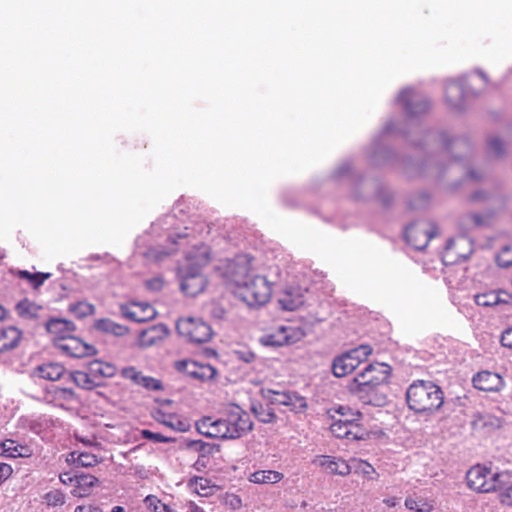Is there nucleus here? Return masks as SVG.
<instances>
[{"label": "nucleus", "instance_id": "nucleus-1", "mask_svg": "<svg viewBox=\"0 0 512 512\" xmlns=\"http://www.w3.org/2000/svg\"><path fill=\"white\" fill-rule=\"evenodd\" d=\"M196 426L201 434L209 438L237 439L252 430L253 422L247 412L235 407L225 418L214 420L203 417Z\"/></svg>", "mask_w": 512, "mask_h": 512}, {"label": "nucleus", "instance_id": "nucleus-2", "mask_svg": "<svg viewBox=\"0 0 512 512\" xmlns=\"http://www.w3.org/2000/svg\"><path fill=\"white\" fill-rule=\"evenodd\" d=\"M406 401L409 409L415 413L432 414L443 405L444 394L438 385L417 380L408 387Z\"/></svg>", "mask_w": 512, "mask_h": 512}, {"label": "nucleus", "instance_id": "nucleus-3", "mask_svg": "<svg viewBox=\"0 0 512 512\" xmlns=\"http://www.w3.org/2000/svg\"><path fill=\"white\" fill-rule=\"evenodd\" d=\"M509 483V472H493L485 465L476 464L466 472L467 487L476 493H492L503 489Z\"/></svg>", "mask_w": 512, "mask_h": 512}, {"label": "nucleus", "instance_id": "nucleus-4", "mask_svg": "<svg viewBox=\"0 0 512 512\" xmlns=\"http://www.w3.org/2000/svg\"><path fill=\"white\" fill-rule=\"evenodd\" d=\"M334 411L340 415L330 424V431L336 438L348 440H361L366 436V430L360 424L363 414L358 410H353L348 406H339Z\"/></svg>", "mask_w": 512, "mask_h": 512}, {"label": "nucleus", "instance_id": "nucleus-5", "mask_svg": "<svg viewBox=\"0 0 512 512\" xmlns=\"http://www.w3.org/2000/svg\"><path fill=\"white\" fill-rule=\"evenodd\" d=\"M237 293L247 305L262 306L270 300L272 288L265 277L254 276L248 282L245 281Z\"/></svg>", "mask_w": 512, "mask_h": 512}, {"label": "nucleus", "instance_id": "nucleus-6", "mask_svg": "<svg viewBox=\"0 0 512 512\" xmlns=\"http://www.w3.org/2000/svg\"><path fill=\"white\" fill-rule=\"evenodd\" d=\"M372 348L369 345H360L333 360L332 372L336 377H345L352 373L362 362L371 355Z\"/></svg>", "mask_w": 512, "mask_h": 512}, {"label": "nucleus", "instance_id": "nucleus-7", "mask_svg": "<svg viewBox=\"0 0 512 512\" xmlns=\"http://www.w3.org/2000/svg\"><path fill=\"white\" fill-rule=\"evenodd\" d=\"M180 336L194 343L208 342L213 335L211 326L200 318H180L176 323Z\"/></svg>", "mask_w": 512, "mask_h": 512}, {"label": "nucleus", "instance_id": "nucleus-8", "mask_svg": "<svg viewBox=\"0 0 512 512\" xmlns=\"http://www.w3.org/2000/svg\"><path fill=\"white\" fill-rule=\"evenodd\" d=\"M223 277L233 281L238 288L248 278L252 265L246 255H238L233 259H226L220 262L215 268Z\"/></svg>", "mask_w": 512, "mask_h": 512}, {"label": "nucleus", "instance_id": "nucleus-9", "mask_svg": "<svg viewBox=\"0 0 512 512\" xmlns=\"http://www.w3.org/2000/svg\"><path fill=\"white\" fill-rule=\"evenodd\" d=\"M436 234L437 227L434 223L418 221L406 227L404 236L408 244L417 250H422Z\"/></svg>", "mask_w": 512, "mask_h": 512}, {"label": "nucleus", "instance_id": "nucleus-10", "mask_svg": "<svg viewBox=\"0 0 512 512\" xmlns=\"http://www.w3.org/2000/svg\"><path fill=\"white\" fill-rule=\"evenodd\" d=\"M174 368L178 372L200 381L212 380L217 373L212 365L192 359L177 360L174 362Z\"/></svg>", "mask_w": 512, "mask_h": 512}, {"label": "nucleus", "instance_id": "nucleus-11", "mask_svg": "<svg viewBox=\"0 0 512 512\" xmlns=\"http://www.w3.org/2000/svg\"><path fill=\"white\" fill-rule=\"evenodd\" d=\"M349 393L364 404L381 406L384 403V397L379 393L378 386H372V384L363 383L352 379L347 385Z\"/></svg>", "mask_w": 512, "mask_h": 512}, {"label": "nucleus", "instance_id": "nucleus-12", "mask_svg": "<svg viewBox=\"0 0 512 512\" xmlns=\"http://www.w3.org/2000/svg\"><path fill=\"white\" fill-rule=\"evenodd\" d=\"M55 348L62 354L74 358H84L96 353L94 346L85 343L83 340L73 335L68 338L62 337V339H59V341L56 342Z\"/></svg>", "mask_w": 512, "mask_h": 512}, {"label": "nucleus", "instance_id": "nucleus-13", "mask_svg": "<svg viewBox=\"0 0 512 512\" xmlns=\"http://www.w3.org/2000/svg\"><path fill=\"white\" fill-rule=\"evenodd\" d=\"M390 377V366L385 363H372L357 374L353 379L363 382L364 384H372L378 386L388 382Z\"/></svg>", "mask_w": 512, "mask_h": 512}, {"label": "nucleus", "instance_id": "nucleus-14", "mask_svg": "<svg viewBox=\"0 0 512 512\" xmlns=\"http://www.w3.org/2000/svg\"><path fill=\"white\" fill-rule=\"evenodd\" d=\"M268 399L271 404L284 405L293 412H302L307 408L306 399L295 392L267 390Z\"/></svg>", "mask_w": 512, "mask_h": 512}, {"label": "nucleus", "instance_id": "nucleus-15", "mask_svg": "<svg viewBox=\"0 0 512 512\" xmlns=\"http://www.w3.org/2000/svg\"><path fill=\"white\" fill-rule=\"evenodd\" d=\"M211 259L209 246L204 243L195 244L185 253V270L200 271Z\"/></svg>", "mask_w": 512, "mask_h": 512}, {"label": "nucleus", "instance_id": "nucleus-16", "mask_svg": "<svg viewBox=\"0 0 512 512\" xmlns=\"http://www.w3.org/2000/svg\"><path fill=\"white\" fill-rule=\"evenodd\" d=\"M122 316L128 320L142 323L155 318L156 311L148 303L130 302L120 306Z\"/></svg>", "mask_w": 512, "mask_h": 512}, {"label": "nucleus", "instance_id": "nucleus-17", "mask_svg": "<svg viewBox=\"0 0 512 512\" xmlns=\"http://www.w3.org/2000/svg\"><path fill=\"white\" fill-rule=\"evenodd\" d=\"M120 375L122 378L131 381L134 385L142 387L148 391L163 390V384L161 380L144 375L134 366L124 367L120 371Z\"/></svg>", "mask_w": 512, "mask_h": 512}, {"label": "nucleus", "instance_id": "nucleus-18", "mask_svg": "<svg viewBox=\"0 0 512 512\" xmlns=\"http://www.w3.org/2000/svg\"><path fill=\"white\" fill-rule=\"evenodd\" d=\"M44 399L57 407L68 408L69 405L77 402L78 397L71 388L51 386L44 391Z\"/></svg>", "mask_w": 512, "mask_h": 512}, {"label": "nucleus", "instance_id": "nucleus-19", "mask_svg": "<svg viewBox=\"0 0 512 512\" xmlns=\"http://www.w3.org/2000/svg\"><path fill=\"white\" fill-rule=\"evenodd\" d=\"M170 402L168 401L167 404ZM152 417L157 422L171 428L172 430L185 432L189 429V423L178 414L168 410V405H162L152 412Z\"/></svg>", "mask_w": 512, "mask_h": 512}, {"label": "nucleus", "instance_id": "nucleus-20", "mask_svg": "<svg viewBox=\"0 0 512 512\" xmlns=\"http://www.w3.org/2000/svg\"><path fill=\"white\" fill-rule=\"evenodd\" d=\"M206 284L207 280L200 271L185 270L180 288L184 294L194 297L205 289Z\"/></svg>", "mask_w": 512, "mask_h": 512}, {"label": "nucleus", "instance_id": "nucleus-21", "mask_svg": "<svg viewBox=\"0 0 512 512\" xmlns=\"http://www.w3.org/2000/svg\"><path fill=\"white\" fill-rule=\"evenodd\" d=\"M472 382L476 389L485 392H496L504 386L502 377L499 374L490 371L478 372L473 377Z\"/></svg>", "mask_w": 512, "mask_h": 512}, {"label": "nucleus", "instance_id": "nucleus-22", "mask_svg": "<svg viewBox=\"0 0 512 512\" xmlns=\"http://www.w3.org/2000/svg\"><path fill=\"white\" fill-rule=\"evenodd\" d=\"M305 291L299 287L290 286L285 288L279 295V304L284 310L294 311L300 308L305 302Z\"/></svg>", "mask_w": 512, "mask_h": 512}, {"label": "nucleus", "instance_id": "nucleus-23", "mask_svg": "<svg viewBox=\"0 0 512 512\" xmlns=\"http://www.w3.org/2000/svg\"><path fill=\"white\" fill-rule=\"evenodd\" d=\"M46 329L47 332L52 336L53 344L56 347V342L59 341V339H62V337L68 338L69 336L73 335V333L76 331V326L72 321L55 318L50 319L46 323Z\"/></svg>", "mask_w": 512, "mask_h": 512}, {"label": "nucleus", "instance_id": "nucleus-24", "mask_svg": "<svg viewBox=\"0 0 512 512\" xmlns=\"http://www.w3.org/2000/svg\"><path fill=\"white\" fill-rule=\"evenodd\" d=\"M317 461L321 468L332 475L347 476L351 472L349 464L341 458L322 455L318 457Z\"/></svg>", "mask_w": 512, "mask_h": 512}, {"label": "nucleus", "instance_id": "nucleus-25", "mask_svg": "<svg viewBox=\"0 0 512 512\" xmlns=\"http://www.w3.org/2000/svg\"><path fill=\"white\" fill-rule=\"evenodd\" d=\"M22 339V331L15 326L0 328V352L15 349Z\"/></svg>", "mask_w": 512, "mask_h": 512}, {"label": "nucleus", "instance_id": "nucleus-26", "mask_svg": "<svg viewBox=\"0 0 512 512\" xmlns=\"http://www.w3.org/2000/svg\"><path fill=\"white\" fill-rule=\"evenodd\" d=\"M510 299V294L503 290H491L475 295V303L483 307H493L499 304H506Z\"/></svg>", "mask_w": 512, "mask_h": 512}, {"label": "nucleus", "instance_id": "nucleus-27", "mask_svg": "<svg viewBox=\"0 0 512 512\" xmlns=\"http://www.w3.org/2000/svg\"><path fill=\"white\" fill-rule=\"evenodd\" d=\"M98 483V478L93 475L78 474L75 488H72L71 493L75 497H87L92 493L93 488L97 486Z\"/></svg>", "mask_w": 512, "mask_h": 512}, {"label": "nucleus", "instance_id": "nucleus-28", "mask_svg": "<svg viewBox=\"0 0 512 512\" xmlns=\"http://www.w3.org/2000/svg\"><path fill=\"white\" fill-rule=\"evenodd\" d=\"M102 458L90 452L72 451L69 453L67 462L75 467L90 468L97 466Z\"/></svg>", "mask_w": 512, "mask_h": 512}, {"label": "nucleus", "instance_id": "nucleus-29", "mask_svg": "<svg viewBox=\"0 0 512 512\" xmlns=\"http://www.w3.org/2000/svg\"><path fill=\"white\" fill-rule=\"evenodd\" d=\"M65 373V367L59 363H45L35 368L34 374L41 379L49 381L59 380Z\"/></svg>", "mask_w": 512, "mask_h": 512}, {"label": "nucleus", "instance_id": "nucleus-30", "mask_svg": "<svg viewBox=\"0 0 512 512\" xmlns=\"http://www.w3.org/2000/svg\"><path fill=\"white\" fill-rule=\"evenodd\" d=\"M166 330L163 326L153 325L142 330L138 335V343L142 347L154 345L163 339Z\"/></svg>", "mask_w": 512, "mask_h": 512}, {"label": "nucleus", "instance_id": "nucleus-31", "mask_svg": "<svg viewBox=\"0 0 512 512\" xmlns=\"http://www.w3.org/2000/svg\"><path fill=\"white\" fill-rule=\"evenodd\" d=\"M89 371L93 377L112 378L117 374V367L109 362L93 360L89 363Z\"/></svg>", "mask_w": 512, "mask_h": 512}, {"label": "nucleus", "instance_id": "nucleus-32", "mask_svg": "<svg viewBox=\"0 0 512 512\" xmlns=\"http://www.w3.org/2000/svg\"><path fill=\"white\" fill-rule=\"evenodd\" d=\"M94 328L97 331L111 334L114 336H124L128 333V328L124 325L114 322L108 318L98 319L94 323Z\"/></svg>", "mask_w": 512, "mask_h": 512}, {"label": "nucleus", "instance_id": "nucleus-33", "mask_svg": "<svg viewBox=\"0 0 512 512\" xmlns=\"http://www.w3.org/2000/svg\"><path fill=\"white\" fill-rule=\"evenodd\" d=\"M284 478L283 473L275 470H259L251 473L248 480L254 484H276Z\"/></svg>", "mask_w": 512, "mask_h": 512}, {"label": "nucleus", "instance_id": "nucleus-34", "mask_svg": "<svg viewBox=\"0 0 512 512\" xmlns=\"http://www.w3.org/2000/svg\"><path fill=\"white\" fill-rule=\"evenodd\" d=\"M14 275L19 278L26 280L33 289L41 287L46 280L51 277V273L44 272H29L27 270H16Z\"/></svg>", "mask_w": 512, "mask_h": 512}, {"label": "nucleus", "instance_id": "nucleus-35", "mask_svg": "<svg viewBox=\"0 0 512 512\" xmlns=\"http://www.w3.org/2000/svg\"><path fill=\"white\" fill-rule=\"evenodd\" d=\"M70 379L77 387L84 390H92L101 385L90 372L73 371L70 373Z\"/></svg>", "mask_w": 512, "mask_h": 512}, {"label": "nucleus", "instance_id": "nucleus-36", "mask_svg": "<svg viewBox=\"0 0 512 512\" xmlns=\"http://www.w3.org/2000/svg\"><path fill=\"white\" fill-rule=\"evenodd\" d=\"M412 98H413V91L410 89L403 90L398 96L399 102H401L403 104V106L405 107L406 111L409 114L414 115V114H418V113H421V112H424L425 110H427V108L429 106L427 101H423L422 103H417L416 106H414V104L412 103Z\"/></svg>", "mask_w": 512, "mask_h": 512}, {"label": "nucleus", "instance_id": "nucleus-37", "mask_svg": "<svg viewBox=\"0 0 512 512\" xmlns=\"http://www.w3.org/2000/svg\"><path fill=\"white\" fill-rule=\"evenodd\" d=\"M27 448L22 445H18L16 441L12 439H6L0 444V455L5 457H23L26 456Z\"/></svg>", "mask_w": 512, "mask_h": 512}, {"label": "nucleus", "instance_id": "nucleus-38", "mask_svg": "<svg viewBox=\"0 0 512 512\" xmlns=\"http://www.w3.org/2000/svg\"><path fill=\"white\" fill-rule=\"evenodd\" d=\"M260 341L266 346H283L286 345V338L284 334V326L281 325L269 333L264 334Z\"/></svg>", "mask_w": 512, "mask_h": 512}, {"label": "nucleus", "instance_id": "nucleus-39", "mask_svg": "<svg viewBox=\"0 0 512 512\" xmlns=\"http://www.w3.org/2000/svg\"><path fill=\"white\" fill-rule=\"evenodd\" d=\"M188 486L200 496H208L211 494L213 486L211 481L205 477L195 476L188 482Z\"/></svg>", "mask_w": 512, "mask_h": 512}, {"label": "nucleus", "instance_id": "nucleus-40", "mask_svg": "<svg viewBox=\"0 0 512 512\" xmlns=\"http://www.w3.org/2000/svg\"><path fill=\"white\" fill-rule=\"evenodd\" d=\"M255 417L263 423H273L276 421V414L270 405L258 404L252 407Z\"/></svg>", "mask_w": 512, "mask_h": 512}, {"label": "nucleus", "instance_id": "nucleus-41", "mask_svg": "<svg viewBox=\"0 0 512 512\" xmlns=\"http://www.w3.org/2000/svg\"><path fill=\"white\" fill-rule=\"evenodd\" d=\"M446 98L447 101L454 107L458 108L461 106L463 91L460 85L457 83H450L446 86Z\"/></svg>", "mask_w": 512, "mask_h": 512}, {"label": "nucleus", "instance_id": "nucleus-42", "mask_svg": "<svg viewBox=\"0 0 512 512\" xmlns=\"http://www.w3.org/2000/svg\"><path fill=\"white\" fill-rule=\"evenodd\" d=\"M69 311L78 318H85L95 313V306L86 301H79L69 306Z\"/></svg>", "mask_w": 512, "mask_h": 512}, {"label": "nucleus", "instance_id": "nucleus-43", "mask_svg": "<svg viewBox=\"0 0 512 512\" xmlns=\"http://www.w3.org/2000/svg\"><path fill=\"white\" fill-rule=\"evenodd\" d=\"M286 338V345L295 344L301 341L305 336V330L300 326L283 325Z\"/></svg>", "mask_w": 512, "mask_h": 512}, {"label": "nucleus", "instance_id": "nucleus-44", "mask_svg": "<svg viewBox=\"0 0 512 512\" xmlns=\"http://www.w3.org/2000/svg\"><path fill=\"white\" fill-rule=\"evenodd\" d=\"M405 506L416 512H431L433 509V506L423 498L408 497L405 500Z\"/></svg>", "mask_w": 512, "mask_h": 512}, {"label": "nucleus", "instance_id": "nucleus-45", "mask_svg": "<svg viewBox=\"0 0 512 512\" xmlns=\"http://www.w3.org/2000/svg\"><path fill=\"white\" fill-rule=\"evenodd\" d=\"M38 306L27 299L17 304V312L21 317H32L38 312Z\"/></svg>", "mask_w": 512, "mask_h": 512}, {"label": "nucleus", "instance_id": "nucleus-46", "mask_svg": "<svg viewBox=\"0 0 512 512\" xmlns=\"http://www.w3.org/2000/svg\"><path fill=\"white\" fill-rule=\"evenodd\" d=\"M496 261L501 267H510L512 265V243L504 245L497 255Z\"/></svg>", "mask_w": 512, "mask_h": 512}, {"label": "nucleus", "instance_id": "nucleus-47", "mask_svg": "<svg viewBox=\"0 0 512 512\" xmlns=\"http://www.w3.org/2000/svg\"><path fill=\"white\" fill-rule=\"evenodd\" d=\"M44 499L48 506H62L65 503V495L58 489L46 493Z\"/></svg>", "mask_w": 512, "mask_h": 512}, {"label": "nucleus", "instance_id": "nucleus-48", "mask_svg": "<svg viewBox=\"0 0 512 512\" xmlns=\"http://www.w3.org/2000/svg\"><path fill=\"white\" fill-rule=\"evenodd\" d=\"M177 248H173L170 251H164V250H158L156 248H149L145 253L144 256L153 261H160L163 258L170 255L172 252H175Z\"/></svg>", "mask_w": 512, "mask_h": 512}, {"label": "nucleus", "instance_id": "nucleus-49", "mask_svg": "<svg viewBox=\"0 0 512 512\" xmlns=\"http://www.w3.org/2000/svg\"><path fill=\"white\" fill-rule=\"evenodd\" d=\"M141 435L143 438L151 440L156 443H168V442L173 441V439L170 437H166L160 433H154L147 429L142 430Z\"/></svg>", "mask_w": 512, "mask_h": 512}, {"label": "nucleus", "instance_id": "nucleus-50", "mask_svg": "<svg viewBox=\"0 0 512 512\" xmlns=\"http://www.w3.org/2000/svg\"><path fill=\"white\" fill-rule=\"evenodd\" d=\"M499 491L500 493L498 498L500 503L506 506H512V483L507 484L503 489Z\"/></svg>", "mask_w": 512, "mask_h": 512}, {"label": "nucleus", "instance_id": "nucleus-51", "mask_svg": "<svg viewBox=\"0 0 512 512\" xmlns=\"http://www.w3.org/2000/svg\"><path fill=\"white\" fill-rule=\"evenodd\" d=\"M235 354L240 361L245 363H252L256 360L257 357L253 351L246 348L235 351Z\"/></svg>", "mask_w": 512, "mask_h": 512}, {"label": "nucleus", "instance_id": "nucleus-52", "mask_svg": "<svg viewBox=\"0 0 512 512\" xmlns=\"http://www.w3.org/2000/svg\"><path fill=\"white\" fill-rule=\"evenodd\" d=\"M188 230H189V228L186 227L184 232L177 233L175 235H170L169 239H168L169 242L176 246L177 245L182 246L183 242L186 241L191 236V233H189Z\"/></svg>", "mask_w": 512, "mask_h": 512}, {"label": "nucleus", "instance_id": "nucleus-53", "mask_svg": "<svg viewBox=\"0 0 512 512\" xmlns=\"http://www.w3.org/2000/svg\"><path fill=\"white\" fill-rule=\"evenodd\" d=\"M77 477H78V474H72L71 472H64V473L60 474L59 479L62 484L66 485V486H71L72 488H75Z\"/></svg>", "mask_w": 512, "mask_h": 512}, {"label": "nucleus", "instance_id": "nucleus-54", "mask_svg": "<svg viewBox=\"0 0 512 512\" xmlns=\"http://www.w3.org/2000/svg\"><path fill=\"white\" fill-rule=\"evenodd\" d=\"M356 472L370 477L375 473V469L368 462L360 461L358 467H356Z\"/></svg>", "mask_w": 512, "mask_h": 512}, {"label": "nucleus", "instance_id": "nucleus-55", "mask_svg": "<svg viewBox=\"0 0 512 512\" xmlns=\"http://www.w3.org/2000/svg\"><path fill=\"white\" fill-rule=\"evenodd\" d=\"M500 342L503 347L512 349V327L502 332Z\"/></svg>", "mask_w": 512, "mask_h": 512}, {"label": "nucleus", "instance_id": "nucleus-56", "mask_svg": "<svg viewBox=\"0 0 512 512\" xmlns=\"http://www.w3.org/2000/svg\"><path fill=\"white\" fill-rule=\"evenodd\" d=\"M146 503L151 507L154 506L155 512H165L167 510L166 505L162 504L156 497H146Z\"/></svg>", "mask_w": 512, "mask_h": 512}, {"label": "nucleus", "instance_id": "nucleus-57", "mask_svg": "<svg viewBox=\"0 0 512 512\" xmlns=\"http://www.w3.org/2000/svg\"><path fill=\"white\" fill-rule=\"evenodd\" d=\"M488 147L490 152L495 155H500L503 152L504 145L501 140L494 138L489 141Z\"/></svg>", "mask_w": 512, "mask_h": 512}, {"label": "nucleus", "instance_id": "nucleus-58", "mask_svg": "<svg viewBox=\"0 0 512 512\" xmlns=\"http://www.w3.org/2000/svg\"><path fill=\"white\" fill-rule=\"evenodd\" d=\"M13 469L9 464L0 463V485H2L12 474Z\"/></svg>", "mask_w": 512, "mask_h": 512}, {"label": "nucleus", "instance_id": "nucleus-59", "mask_svg": "<svg viewBox=\"0 0 512 512\" xmlns=\"http://www.w3.org/2000/svg\"><path fill=\"white\" fill-rule=\"evenodd\" d=\"M465 243H466V239L463 237H460L458 239H451L447 243V249L454 251L455 253L458 254L459 257H462L463 255L458 253V246H460L461 244H465Z\"/></svg>", "mask_w": 512, "mask_h": 512}, {"label": "nucleus", "instance_id": "nucleus-60", "mask_svg": "<svg viewBox=\"0 0 512 512\" xmlns=\"http://www.w3.org/2000/svg\"><path fill=\"white\" fill-rule=\"evenodd\" d=\"M74 512H103L102 509L93 504H83L75 508Z\"/></svg>", "mask_w": 512, "mask_h": 512}, {"label": "nucleus", "instance_id": "nucleus-61", "mask_svg": "<svg viewBox=\"0 0 512 512\" xmlns=\"http://www.w3.org/2000/svg\"><path fill=\"white\" fill-rule=\"evenodd\" d=\"M75 437H76V439L79 442H82L84 445H87V446H95V445H97L96 437L95 436L80 437L79 435H75Z\"/></svg>", "mask_w": 512, "mask_h": 512}, {"label": "nucleus", "instance_id": "nucleus-62", "mask_svg": "<svg viewBox=\"0 0 512 512\" xmlns=\"http://www.w3.org/2000/svg\"><path fill=\"white\" fill-rule=\"evenodd\" d=\"M469 219L475 226H481L486 223V219L479 214H472Z\"/></svg>", "mask_w": 512, "mask_h": 512}, {"label": "nucleus", "instance_id": "nucleus-63", "mask_svg": "<svg viewBox=\"0 0 512 512\" xmlns=\"http://www.w3.org/2000/svg\"><path fill=\"white\" fill-rule=\"evenodd\" d=\"M383 502L389 506V507H395L396 504H397V499L392 497V498H387V499H384Z\"/></svg>", "mask_w": 512, "mask_h": 512}, {"label": "nucleus", "instance_id": "nucleus-64", "mask_svg": "<svg viewBox=\"0 0 512 512\" xmlns=\"http://www.w3.org/2000/svg\"><path fill=\"white\" fill-rule=\"evenodd\" d=\"M148 285H153V287H155V288H161L163 285V282L161 279H154L152 281H149Z\"/></svg>", "mask_w": 512, "mask_h": 512}]
</instances>
